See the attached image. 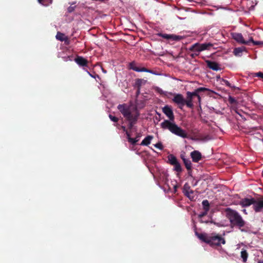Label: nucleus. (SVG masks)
I'll return each instance as SVG.
<instances>
[{"instance_id":"f257e3e1","label":"nucleus","mask_w":263,"mask_h":263,"mask_svg":"<svg viewBox=\"0 0 263 263\" xmlns=\"http://www.w3.org/2000/svg\"><path fill=\"white\" fill-rule=\"evenodd\" d=\"M163 113L169 119L165 120L160 124V126L164 129H168L173 134L182 138H185L187 137L186 132L179 127L174 122V115L172 108L167 105L162 108Z\"/></svg>"},{"instance_id":"f03ea898","label":"nucleus","mask_w":263,"mask_h":263,"mask_svg":"<svg viewBox=\"0 0 263 263\" xmlns=\"http://www.w3.org/2000/svg\"><path fill=\"white\" fill-rule=\"evenodd\" d=\"M117 108L128 121L131 128L136 123L139 116L137 108L133 105L127 104H120Z\"/></svg>"},{"instance_id":"7ed1b4c3","label":"nucleus","mask_w":263,"mask_h":263,"mask_svg":"<svg viewBox=\"0 0 263 263\" xmlns=\"http://www.w3.org/2000/svg\"><path fill=\"white\" fill-rule=\"evenodd\" d=\"M197 237L202 241L204 242L211 246H219L221 244H225L224 239L221 236L212 233L209 235L206 233H199L198 231H195Z\"/></svg>"},{"instance_id":"20e7f679","label":"nucleus","mask_w":263,"mask_h":263,"mask_svg":"<svg viewBox=\"0 0 263 263\" xmlns=\"http://www.w3.org/2000/svg\"><path fill=\"white\" fill-rule=\"evenodd\" d=\"M225 212L226 216L232 223L238 226L239 228L244 226L245 221L236 211L228 208L226 210Z\"/></svg>"},{"instance_id":"39448f33","label":"nucleus","mask_w":263,"mask_h":263,"mask_svg":"<svg viewBox=\"0 0 263 263\" xmlns=\"http://www.w3.org/2000/svg\"><path fill=\"white\" fill-rule=\"evenodd\" d=\"M213 45L211 43H195L190 48V50L194 52L196 55H198L202 51L209 50Z\"/></svg>"},{"instance_id":"423d86ee","label":"nucleus","mask_w":263,"mask_h":263,"mask_svg":"<svg viewBox=\"0 0 263 263\" xmlns=\"http://www.w3.org/2000/svg\"><path fill=\"white\" fill-rule=\"evenodd\" d=\"M198 91L196 89L194 92H190L188 91L186 93L187 95V106L192 108L193 106V99L194 97H197L198 99V102L200 103L201 101V98L199 95H198Z\"/></svg>"},{"instance_id":"0eeeda50","label":"nucleus","mask_w":263,"mask_h":263,"mask_svg":"<svg viewBox=\"0 0 263 263\" xmlns=\"http://www.w3.org/2000/svg\"><path fill=\"white\" fill-rule=\"evenodd\" d=\"M173 101L177 104L179 107L181 109L182 108L184 105L187 106V99L185 100L183 96L180 93L174 95Z\"/></svg>"},{"instance_id":"6e6552de","label":"nucleus","mask_w":263,"mask_h":263,"mask_svg":"<svg viewBox=\"0 0 263 263\" xmlns=\"http://www.w3.org/2000/svg\"><path fill=\"white\" fill-rule=\"evenodd\" d=\"M159 35L160 36L162 37L164 39H165L166 40H172V41H179L181 40L184 39V37L183 36L181 35H177L175 34H162L160 33L159 34Z\"/></svg>"},{"instance_id":"1a4fd4ad","label":"nucleus","mask_w":263,"mask_h":263,"mask_svg":"<svg viewBox=\"0 0 263 263\" xmlns=\"http://www.w3.org/2000/svg\"><path fill=\"white\" fill-rule=\"evenodd\" d=\"M231 35L233 38L237 42L243 44H248L249 43L248 40L246 41L244 40L242 35L240 33L234 32L231 33Z\"/></svg>"},{"instance_id":"9d476101","label":"nucleus","mask_w":263,"mask_h":263,"mask_svg":"<svg viewBox=\"0 0 263 263\" xmlns=\"http://www.w3.org/2000/svg\"><path fill=\"white\" fill-rule=\"evenodd\" d=\"M183 192L184 194L188 197L190 199L193 200L194 199V196L193 195L194 192L191 189L190 186L185 184L183 186Z\"/></svg>"},{"instance_id":"9b49d317","label":"nucleus","mask_w":263,"mask_h":263,"mask_svg":"<svg viewBox=\"0 0 263 263\" xmlns=\"http://www.w3.org/2000/svg\"><path fill=\"white\" fill-rule=\"evenodd\" d=\"M253 208L255 212H260L263 209V200H253Z\"/></svg>"},{"instance_id":"f8f14e48","label":"nucleus","mask_w":263,"mask_h":263,"mask_svg":"<svg viewBox=\"0 0 263 263\" xmlns=\"http://www.w3.org/2000/svg\"><path fill=\"white\" fill-rule=\"evenodd\" d=\"M193 161L198 162L201 159V154L198 151H194L191 153Z\"/></svg>"},{"instance_id":"ddd939ff","label":"nucleus","mask_w":263,"mask_h":263,"mask_svg":"<svg viewBox=\"0 0 263 263\" xmlns=\"http://www.w3.org/2000/svg\"><path fill=\"white\" fill-rule=\"evenodd\" d=\"M253 198H243L240 201L239 204L242 206H248L253 203Z\"/></svg>"},{"instance_id":"4468645a","label":"nucleus","mask_w":263,"mask_h":263,"mask_svg":"<svg viewBox=\"0 0 263 263\" xmlns=\"http://www.w3.org/2000/svg\"><path fill=\"white\" fill-rule=\"evenodd\" d=\"M206 63L208 66L211 69L214 70H218L219 69V65L217 63L214 62H211L210 61H206Z\"/></svg>"},{"instance_id":"2eb2a0df","label":"nucleus","mask_w":263,"mask_h":263,"mask_svg":"<svg viewBox=\"0 0 263 263\" xmlns=\"http://www.w3.org/2000/svg\"><path fill=\"white\" fill-rule=\"evenodd\" d=\"M75 61L80 66H85L87 64V60L82 57L77 58L75 59Z\"/></svg>"},{"instance_id":"dca6fc26","label":"nucleus","mask_w":263,"mask_h":263,"mask_svg":"<svg viewBox=\"0 0 263 263\" xmlns=\"http://www.w3.org/2000/svg\"><path fill=\"white\" fill-rule=\"evenodd\" d=\"M153 137L152 136H148L145 137L141 142V145H148L151 143V140L153 139Z\"/></svg>"},{"instance_id":"f3484780","label":"nucleus","mask_w":263,"mask_h":263,"mask_svg":"<svg viewBox=\"0 0 263 263\" xmlns=\"http://www.w3.org/2000/svg\"><path fill=\"white\" fill-rule=\"evenodd\" d=\"M56 39L61 41H64L67 40V36L63 33L58 32L56 35Z\"/></svg>"},{"instance_id":"a211bd4d","label":"nucleus","mask_w":263,"mask_h":263,"mask_svg":"<svg viewBox=\"0 0 263 263\" xmlns=\"http://www.w3.org/2000/svg\"><path fill=\"white\" fill-rule=\"evenodd\" d=\"M182 159L183 161V162L185 165V167L187 170H191L192 168V163L191 161L189 159H185L183 157H182Z\"/></svg>"},{"instance_id":"6ab92c4d","label":"nucleus","mask_w":263,"mask_h":263,"mask_svg":"<svg viewBox=\"0 0 263 263\" xmlns=\"http://www.w3.org/2000/svg\"><path fill=\"white\" fill-rule=\"evenodd\" d=\"M248 257V254L246 250H242L241 251V257L242 259V261L243 262H246L247 260V258Z\"/></svg>"},{"instance_id":"aec40b11","label":"nucleus","mask_w":263,"mask_h":263,"mask_svg":"<svg viewBox=\"0 0 263 263\" xmlns=\"http://www.w3.org/2000/svg\"><path fill=\"white\" fill-rule=\"evenodd\" d=\"M168 158L170 162L173 165L178 162L176 158L173 155H169Z\"/></svg>"},{"instance_id":"412c9836","label":"nucleus","mask_w":263,"mask_h":263,"mask_svg":"<svg viewBox=\"0 0 263 263\" xmlns=\"http://www.w3.org/2000/svg\"><path fill=\"white\" fill-rule=\"evenodd\" d=\"M243 49H244L243 48H236L234 50V54L236 56H240L241 53L243 51Z\"/></svg>"},{"instance_id":"4be33fe9","label":"nucleus","mask_w":263,"mask_h":263,"mask_svg":"<svg viewBox=\"0 0 263 263\" xmlns=\"http://www.w3.org/2000/svg\"><path fill=\"white\" fill-rule=\"evenodd\" d=\"M203 209L205 211H208L209 210V203L207 200H203L202 202Z\"/></svg>"},{"instance_id":"5701e85b","label":"nucleus","mask_w":263,"mask_h":263,"mask_svg":"<svg viewBox=\"0 0 263 263\" xmlns=\"http://www.w3.org/2000/svg\"><path fill=\"white\" fill-rule=\"evenodd\" d=\"M52 0H38V2L44 6H48L52 3Z\"/></svg>"},{"instance_id":"b1692460","label":"nucleus","mask_w":263,"mask_h":263,"mask_svg":"<svg viewBox=\"0 0 263 263\" xmlns=\"http://www.w3.org/2000/svg\"><path fill=\"white\" fill-rule=\"evenodd\" d=\"M173 165H174L175 171L178 172L181 171V167L178 162Z\"/></svg>"},{"instance_id":"393cba45","label":"nucleus","mask_w":263,"mask_h":263,"mask_svg":"<svg viewBox=\"0 0 263 263\" xmlns=\"http://www.w3.org/2000/svg\"><path fill=\"white\" fill-rule=\"evenodd\" d=\"M248 41H249V43L252 42L254 45H259V44L263 45V43H262V42L254 41L251 36L249 37V39L248 40Z\"/></svg>"},{"instance_id":"a878e982","label":"nucleus","mask_w":263,"mask_h":263,"mask_svg":"<svg viewBox=\"0 0 263 263\" xmlns=\"http://www.w3.org/2000/svg\"><path fill=\"white\" fill-rule=\"evenodd\" d=\"M135 71L137 72H147L148 71V69L145 68H141L139 69H135Z\"/></svg>"},{"instance_id":"bb28decb","label":"nucleus","mask_w":263,"mask_h":263,"mask_svg":"<svg viewBox=\"0 0 263 263\" xmlns=\"http://www.w3.org/2000/svg\"><path fill=\"white\" fill-rule=\"evenodd\" d=\"M109 117L110 119L113 122H117L118 121V118H117L115 116H113L111 115H109Z\"/></svg>"},{"instance_id":"cd10ccee","label":"nucleus","mask_w":263,"mask_h":263,"mask_svg":"<svg viewBox=\"0 0 263 263\" xmlns=\"http://www.w3.org/2000/svg\"><path fill=\"white\" fill-rule=\"evenodd\" d=\"M155 147L159 149H162L163 148L162 144L161 143H158L154 145Z\"/></svg>"},{"instance_id":"c85d7f7f","label":"nucleus","mask_w":263,"mask_h":263,"mask_svg":"<svg viewBox=\"0 0 263 263\" xmlns=\"http://www.w3.org/2000/svg\"><path fill=\"white\" fill-rule=\"evenodd\" d=\"M128 141L132 144H135L137 142V140H136L135 139H133V138H130V137H128Z\"/></svg>"},{"instance_id":"c756f323","label":"nucleus","mask_w":263,"mask_h":263,"mask_svg":"<svg viewBox=\"0 0 263 263\" xmlns=\"http://www.w3.org/2000/svg\"><path fill=\"white\" fill-rule=\"evenodd\" d=\"M255 75L256 77H260V78L263 79V73H262L261 72H259L256 73L255 74Z\"/></svg>"},{"instance_id":"7c9ffc66","label":"nucleus","mask_w":263,"mask_h":263,"mask_svg":"<svg viewBox=\"0 0 263 263\" xmlns=\"http://www.w3.org/2000/svg\"><path fill=\"white\" fill-rule=\"evenodd\" d=\"M207 212H208V211H204V212H203V213H202L200 214L199 215V217H203V216H204L205 215H206V214H207Z\"/></svg>"},{"instance_id":"2f4dec72","label":"nucleus","mask_w":263,"mask_h":263,"mask_svg":"<svg viewBox=\"0 0 263 263\" xmlns=\"http://www.w3.org/2000/svg\"><path fill=\"white\" fill-rule=\"evenodd\" d=\"M222 81L226 85L228 86H230V84L227 80H223Z\"/></svg>"},{"instance_id":"473e14b6","label":"nucleus","mask_w":263,"mask_h":263,"mask_svg":"<svg viewBox=\"0 0 263 263\" xmlns=\"http://www.w3.org/2000/svg\"><path fill=\"white\" fill-rule=\"evenodd\" d=\"M206 89L205 88H203V87H200L198 89H197V91H198V92H199L200 91H203L204 90H205Z\"/></svg>"},{"instance_id":"72a5a7b5","label":"nucleus","mask_w":263,"mask_h":263,"mask_svg":"<svg viewBox=\"0 0 263 263\" xmlns=\"http://www.w3.org/2000/svg\"><path fill=\"white\" fill-rule=\"evenodd\" d=\"M229 101L231 102V103H233L234 102H235V100L234 98H232V97H230L229 98Z\"/></svg>"},{"instance_id":"f704fd0d","label":"nucleus","mask_w":263,"mask_h":263,"mask_svg":"<svg viewBox=\"0 0 263 263\" xmlns=\"http://www.w3.org/2000/svg\"><path fill=\"white\" fill-rule=\"evenodd\" d=\"M147 72H149V73H152V74H157L156 72H154L153 71L151 70H149L148 69V71Z\"/></svg>"},{"instance_id":"c9c22d12","label":"nucleus","mask_w":263,"mask_h":263,"mask_svg":"<svg viewBox=\"0 0 263 263\" xmlns=\"http://www.w3.org/2000/svg\"><path fill=\"white\" fill-rule=\"evenodd\" d=\"M130 65H131V68L132 69H133L134 70H135V69H139V68H138V67L132 66V64H131Z\"/></svg>"},{"instance_id":"e433bc0d","label":"nucleus","mask_w":263,"mask_h":263,"mask_svg":"<svg viewBox=\"0 0 263 263\" xmlns=\"http://www.w3.org/2000/svg\"><path fill=\"white\" fill-rule=\"evenodd\" d=\"M72 11V8H71L70 7H69V8H68V11H69V12H71Z\"/></svg>"},{"instance_id":"4c0bfd02","label":"nucleus","mask_w":263,"mask_h":263,"mask_svg":"<svg viewBox=\"0 0 263 263\" xmlns=\"http://www.w3.org/2000/svg\"><path fill=\"white\" fill-rule=\"evenodd\" d=\"M258 263H263V260H258Z\"/></svg>"},{"instance_id":"58836bf2","label":"nucleus","mask_w":263,"mask_h":263,"mask_svg":"<svg viewBox=\"0 0 263 263\" xmlns=\"http://www.w3.org/2000/svg\"><path fill=\"white\" fill-rule=\"evenodd\" d=\"M243 212L245 214H247L246 210H245V209L243 210Z\"/></svg>"},{"instance_id":"ea45409f","label":"nucleus","mask_w":263,"mask_h":263,"mask_svg":"<svg viewBox=\"0 0 263 263\" xmlns=\"http://www.w3.org/2000/svg\"><path fill=\"white\" fill-rule=\"evenodd\" d=\"M122 128L124 129V130H125V127L123 126Z\"/></svg>"}]
</instances>
